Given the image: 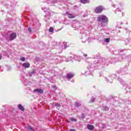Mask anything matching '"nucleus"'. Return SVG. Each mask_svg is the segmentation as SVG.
<instances>
[{
    "mask_svg": "<svg viewBox=\"0 0 131 131\" xmlns=\"http://www.w3.org/2000/svg\"><path fill=\"white\" fill-rule=\"evenodd\" d=\"M97 21L98 22H108L109 20L106 16L101 15L97 17Z\"/></svg>",
    "mask_w": 131,
    "mask_h": 131,
    "instance_id": "1",
    "label": "nucleus"
},
{
    "mask_svg": "<svg viewBox=\"0 0 131 131\" xmlns=\"http://www.w3.org/2000/svg\"><path fill=\"white\" fill-rule=\"evenodd\" d=\"M103 10L104 7H103L102 5H100L95 8L94 12L96 13V14H101V13L103 12Z\"/></svg>",
    "mask_w": 131,
    "mask_h": 131,
    "instance_id": "2",
    "label": "nucleus"
},
{
    "mask_svg": "<svg viewBox=\"0 0 131 131\" xmlns=\"http://www.w3.org/2000/svg\"><path fill=\"white\" fill-rule=\"evenodd\" d=\"M17 37V34L15 33H12L10 35V38L11 40H13V39H15Z\"/></svg>",
    "mask_w": 131,
    "mask_h": 131,
    "instance_id": "3",
    "label": "nucleus"
},
{
    "mask_svg": "<svg viewBox=\"0 0 131 131\" xmlns=\"http://www.w3.org/2000/svg\"><path fill=\"white\" fill-rule=\"evenodd\" d=\"M87 128L90 130H94V129L95 128V126L94 125H93L88 124L87 125Z\"/></svg>",
    "mask_w": 131,
    "mask_h": 131,
    "instance_id": "4",
    "label": "nucleus"
},
{
    "mask_svg": "<svg viewBox=\"0 0 131 131\" xmlns=\"http://www.w3.org/2000/svg\"><path fill=\"white\" fill-rule=\"evenodd\" d=\"M66 14L68 15L69 19H74V18H75V17H76V16L73 15L72 14L69 12H67Z\"/></svg>",
    "mask_w": 131,
    "mask_h": 131,
    "instance_id": "5",
    "label": "nucleus"
},
{
    "mask_svg": "<svg viewBox=\"0 0 131 131\" xmlns=\"http://www.w3.org/2000/svg\"><path fill=\"white\" fill-rule=\"evenodd\" d=\"M74 76V75L72 74V73H68L67 75V77L68 78V79H71V78H72Z\"/></svg>",
    "mask_w": 131,
    "mask_h": 131,
    "instance_id": "6",
    "label": "nucleus"
},
{
    "mask_svg": "<svg viewBox=\"0 0 131 131\" xmlns=\"http://www.w3.org/2000/svg\"><path fill=\"white\" fill-rule=\"evenodd\" d=\"M23 66L25 67V68H29L30 67V63L29 62H25L23 64Z\"/></svg>",
    "mask_w": 131,
    "mask_h": 131,
    "instance_id": "7",
    "label": "nucleus"
},
{
    "mask_svg": "<svg viewBox=\"0 0 131 131\" xmlns=\"http://www.w3.org/2000/svg\"><path fill=\"white\" fill-rule=\"evenodd\" d=\"M34 92H37L39 94H43V90L42 89H36L34 90Z\"/></svg>",
    "mask_w": 131,
    "mask_h": 131,
    "instance_id": "8",
    "label": "nucleus"
},
{
    "mask_svg": "<svg viewBox=\"0 0 131 131\" xmlns=\"http://www.w3.org/2000/svg\"><path fill=\"white\" fill-rule=\"evenodd\" d=\"M80 3L81 4H83V5H85V4H89L90 3L89 0H80Z\"/></svg>",
    "mask_w": 131,
    "mask_h": 131,
    "instance_id": "9",
    "label": "nucleus"
},
{
    "mask_svg": "<svg viewBox=\"0 0 131 131\" xmlns=\"http://www.w3.org/2000/svg\"><path fill=\"white\" fill-rule=\"evenodd\" d=\"M18 109H19V110H21V111H24V110H25L24 107L22 106L21 104L18 105Z\"/></svg>",
    "mask_w": 131,
    "mask_h": 131,
    "instance_id": "10",
    "label": "nucleus"
},
{
    "mask_svg": "<svg viewBox=\"0 0 131 131\" xmlns=\"http://www.w3.org/2000/svg\"><path fill=\"white\" fill-rule=\"evenodd\" d=\"M100 25L101 27H105L106 26V24L105 23H108V22H104V21H101Z\"/></svg>",
    "mask_w": 131,
    "mask_h": 131,
    "instance_id": "11",
    "label": "nucleus"
},
{
    "mask_svg": "<svg viewBox=\"0 0 131 131\" xmlns=\"http://www.w3.org/2000/svg\"><path fill=\"white\" fill-rule=\"evenodd\" d=\"M75 106H76V107H79L81 106V104L78 102H75Z\"/></svg>",
    "mask_w": 131,
    "mask_h": 131,
    "instance_id": "12",
    "label": "nucleus"
},
{
    "mask_svg": "<svg viewBox=\"0 0 131 131\" xmlns=\"http://www.w3.org/2000/svg\"><path fill=\"white\" fill-rule=\"evenodd\" d=\"M104 41L105 42H110V39L106 38L104 39Z\"/></svg>",
    "mask_w": 131,
    "mask_h": 131,
    "instance_id": "13",
    "label": "nucleus"
},
{
    "mask_svg": "<svg viewBox=\"0 0 131 131\" xmlns=\"http://www.w3.org/2000/svg\"><path fill=\"white\" fill-rule=\"evenodd\" d=\"M49 32H53L54 31V28L53 27H50L49 29Z\"/></svg>",
    "mask_w": 131,
    "mask_h": 131,
    "instance_id": "14",
    "label": "nucleus"
},
{
    "mask_svg": "<svg viewBox=\"0 0 131 131\" xmlns=\"http://www.w3.org/2000/svg\"><path fill=\"white\" fill-rule=\"evenodd\" d=\"M27 128L30 130H32V129H33L32 127H31V126H28Z\"/></svg>",
    "mask_w": 131,
    "mask_h": 131,
    "instance_id": "15",
    "label": "nucleus"
},
{
    "mask_svg": "<svg viewBox=\"0 0 131 131\" xmlns=\"http://www.w3.org/2000/svg\"><path fill=\"white\" fill-rule=\"evenodd\" d=\"M55 106H56L57 107L60 108V107H61V105H60V104L59 103H56Z\"/></svg>",
    "mask_w": 131,
    "mask_h": 131,
    "instance_id": "16",
    "label": "nucleus"
},
{
    "mask_svg": "<svg viewBox=\"0 0 131 131\" xmlns=\"http://www.w3.org/2000/svg\"><path fill=\"white\" fill-rule=\"evenodd\" d=\"M71 121H75V122L77 121V120H76V119L73 118H72L71 119Z\"/></svg>",
    "mask_w": 131,
    "mask_h": 131,
    "instance_id": "17",
    "label": "nucleus"
},
{
    "mask_svg": "<svg viewBox=\"0 0 131 131\" xmlns=\"http://www.w3.org/2000/svg\"><path fill=\"white\" fill-rule=\"evenodd\" d=\"M20 61H23V62H24V61H25V57H21L20 59Z\"/></svg>",
    "mask_w": 131,
    "mask_h": 131,
    "instance_id": "18",
    "label": "nucleus"
},
{
    "mask_svg": "<svg viewBox=\"0 0 131 131\" xmlns=\"http://www.w3.org/2000/svg\"><path fill=\"white\" fill-rule=\"evenodd\" d=\"M104 110H105V111H108V110H109V108H108L107 107H105L104 108Z\"/></svg>",
    "mask_w": 131,
    "mask_h": 131,
    "instance_id": "19",
    "label": "nucleus"
},
{
    "mask_svg": "<svg viewBox=\"0 0 131 131\" xmlns=\"http://www.w3.org/2000/svg\"><path fill=\"white\" fill-rule=\"evenodd\" d=\"M28 31H29V32H31V28H28Z\"/></svg>",
    "mask_w": 131,
    "mask_h": 131,
    "instance_id": "20",
    "label": "nucleus"
},
{
    "mask_svg": "<svg viewBox=\"0 0 131 131\" xmlns=\"http://www.w3.org/2000/svg\"><path fill=\"white\" fill-rule=\"evenodd\" d=\"M70 131H75V129H71Z\"/></svg>",
    "mask_w": 131,
    "mask_h": 131,
    "instance_id": "21",
    "label": "nucleus"
},
{
    "mask_svg": "<svg viewBox=\"0 0 131 131\" xmlns=\"http://www.w3.org/2000/svg\"><path fill=\"white\" fill-rule=\"evenodd\" d=\"M84 57H88V54H85Z\"/></svg>",
    "mask_w": 131,
    "mask_h": 131,
    "instance_id": "22",
    "label": "nucleus"
},
{
    "mask_svg": "<svg viewBox=\"0 0 131 131\" xmlns=\"http://www.w3.org/2000/svg\"><path fill=\"white\" fill-rule=\"evenodd\" d=\"M0 60H2V56H0Z\"/></svg>",
    "mask_w": 131,
    "mask_h": 131,
    "instance_id": "23",
    "label": "nucleus"
}]
</instances>
